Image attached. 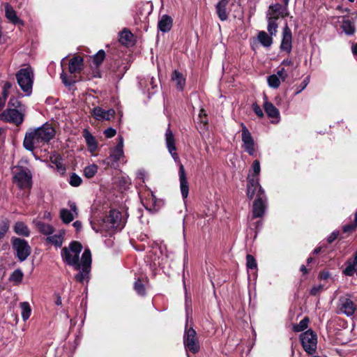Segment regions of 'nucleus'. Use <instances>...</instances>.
Segmentation results:
<instances>
[{
    "instance_id": "nucleus-1",
    "label": "nucleus",
    "mask_w": 357,
    "mask_h": 357,
    "mask_svg": "<svg viewBox=\"0 0 357 357\" xmlns=\"http://www.w3.org/2000/svg\"><path fill=\"white\" fill-rule=\"evenodd\" d=\"M82 248V245L79 242L73 241L70 243L68 247H64L61 252L63 262L78 271L75 275V279L81 283L84 280H89L92 263L91 252L89 248L84 250L79 259Z\"/></svg>"
},
{
    "instance_id": "nucleus-2",
    "label": "nucleus",
    "mask_w": 357,
    "mask_h": 357,
    "mask_svg": "<svg viewBox=\"0 0 357 357\" xmlns=\"http://www.w3.org/2000/svg\"><path fill=\"white\" fill-rule=\"evenodd\" d=\"M247 196L250 199L256 197L252 205V218H262L268 207V198L259 184V179L249 176L247 178Z\"/></svg>"
},
{
    "instance_id": "nucleus-3",
    "label": "nucleus",
    "mask_w": 357,
    "mask_h": 357,
    "mask_svg": "<svg viewBox=\"0 0 357 357\" xmlns=\"http://www.w3.org/2000/svg\"><path fill=\"white\" fill-rule=\"evenodd\" d=\"M56 131L53 126L45 123L36 129H30L25 135L23 146L30 151L39 147L40 144L49 143L55 136Z\"/></svg>"
},
{
    "instance_id": "nucleus-4",
    "label": "nucleus",
    "mask_w": 357,
    "mask_h": 357,
    "mask_svg": "<svg viewBox=\"0 0 357 357\" xmlns=\"http://www.w3.org/2000/svg\"><path fill=\"white\" fill-rule=\"evenodd\" d=\"M165 142L169 153L172 156L174 161L178 164V178L180 183V190L183 199H185L188 196L189 184L187 180V176L184 169V166L181 162L179 156L176 153L177 149L175 144V138L172 131L170 129V124L168 125V128H167L165 132Z\"/></svg>"
},
{
    "instance_id": "nucleus-5",
    "label": "nucleus",
    "mask_w": 357,
    "mask_h": 357,
    "mask_svg": "<svg viewBox=\"0 0 357 357\" xmlns=\"http://www.w3.org/2000/svg\"><path fill=\"white\" fill-rule=\"evenodd\" d=\"M126 218L122 216L121 213L116 209L110 210L109 214L105 215L100 226V228H96L94 224L91 222V227L96 232L100 230L109 231L112 230H121L126 225Z\"/></svg>"
},
{
    "instance_id": "nucleus-6",
    "label": "nucleus",
    "mask_w": 357,
    "mask_h": 357,
    "mask_svg": "<svg viewBox=\"0 0 357 357\" xmlns=\"http://www.w3.org/2000/svg\"><path fill=\"white\" fill-rule=\"evenodd\" d=\"M16 79L20 89L26 96H30L32 93V87L34 79L33 68L29 66L26 68H21L16 73Z\"/></svg>"
},
{
    "instance_id": "nucleus-7",
    "label": "nucleus",
    "mask_w": 357,
    "mask_h": 357,
    "mask_svg": "<svg viewBox=\"0 0 357 357\" xmlns=\"http://www.w3.org/2000/svg\"><path fill=\"white\" fill-rule=\"evenodd\" d=\"M13 181L20 189L31 188L32 185V173L29 169L20 166L15 167Z\"/></svg>"
},
{
    "instance_id": "nucleus-8",
    "label": "nucleus",
    "mask_w": 357,
    "mask_h": 357,
    "mask_svg": "<svg viewBox=\"0 0 357 357\" xmlns=\"http://www.w3.org/2000/svg\"><path fill=\"white\" fill-rule=\"evenodd\" d=\"M11 243L18 261L20 262L25 261L31 252V248L27 241L17 237H12Z\"/></svg>"
},
{
    "instance_id": "nucleus-9",
    "label": "nucleus",
    "mask_w": 357,
    "mask_h": 357,
    "mask_svg": "<svg viewBox=\"0 0 357 357\" xmlns=\"http://www.w3.org/2000/svg\"><path fill=\"white\" fill-rule=\"evenodd\" d=\"M300 340L303 348L309 354H313L317 349V336L311 329H309L300 335Z\"/></svg>"
},
{
    "instance_id": "nucleus-10",
    "label": "nucleus",
    "mask_w": 357,
    "mask_h": 357,
    "mask_svg": "<svg viewBox=\"0 0 357 357\" xmlns=\"http://www.w3.org/2000/svg\"><path fill=\"white\" fill-rule=\"evenodd\" d=\"M241 139L243 142L242 147L244 151L251 156L256 155L257 144L249 131L243 123H241Z\"/></svg>"
},
{
    "instance_id": "nucleus-11",
    "label": "nucleus",
    "mask_w": 357,
    "mask_h": 357,
    "mask_svg": "<svg viewBox=\"0 0 357 357\" xmlns=\"http://www.w3.org/2000/svg\"><path fill=\"white\" fill-rule=\"evenodd\" d=\"M123 157V138L119 136L117 144L111 149L110 154L105 159V162L110 167H116L118 165V162Z\"/></svg>"
},
{
    "instance_id": "nucleus-12",
    "label": "nucleus",
    "mask_w": 357,
    "mask_h": 357,
    "mask_svg": "<svg viewBox=\"0 0 357 357\" xmlns=\"http://www.w3.org/2000/svg\"><path fill=\"white\" fill-rule=\"evenodd\" d=\"M183 344L187 350L193 354L199 351V343L197 337V333L192 328L185 329L183 335Z\"/></svg>"
},
{
    "instance_id": "nucleus-13",
    "label": "nucleus",
    "mask_w": 357,
    "mask_h": 357,
    "mask_svg": "<svg viewBox=\"0 0 357 357\" xmlns=\"http://www.w3.org/2000/svg\"><path fill=\"white\" fill-rule=\"evenodd\" d=\"M23 112L18 109L8 108L0 115V119L15 125H20L24 121Z\"/></svg>"
},
{
    "instance_id": "nucleus-14",
    "label": "nucleus",
    "mask_w": 357,
    "mask_h": 357,
    "mask_svg": "<svg viewBox=\"0 0 357 357\" xmlns=\"http://www.w3.org/2000/svg\"><path fill=\"white\" fill-rule=\"evenodd\" d=\"M338 313L344 314L347 317L352 316L356 308L354 303L349 298L341 296L338 301Z\"/></svg>"
},
{
    "instance_id": "nucleus-15",
    "label": "nucleus",
    "mask_w": 357,
    "mask_h": 357,
    "mask_svg": "<svg viewBox=\"0 0 357 357\" xmlns=\"http://www.w3.org/2000/svg\"><path fill=\"white\" fill-rule=\"evenodd\" d=\"M68 205L70 210L62 208L60 211V218L65 224H69L78 215V209L75 202L69 201Z\"/></svg>"
},
{
    "instance_id": "nucleus-16",
    "label": "nucleus",
    "mask_w": 357,
    "mask_h": 357,
    "mask_svg": "<svg viewBox=\"0 0 357 357\" xmlns=\"http://www.w3.org/2000/svg\"><path fill=\"white\" fill-rule=\"evenodd\" d=\"M281 51L289 54L292 49V33L287 24L283 27L282 41L280 47Z\"/></svg>"
},
{
    "instance_id": "nucleus-17",
    "label": "nucleus",
    "mask_w": 357,
    "mask_h": 357,
    "mask_svg": "<svg viewBox=\"0 0 357 357\" xmlns=\"http://www.w3.org/2000/svg\"><path fill=\"white\" fill-rule=\"evenodd\" d=\"M5 7V16L11 24L17 26H24V22L17 15L16 11L8 3L4 6Z\"/></svg>"
},
{
    "instance_id": "nucleus-18",
    "label": "nucleus",
    "mask_w": 357,
    "mask_h": 357,
    "mask_svg": "<svg viewBox=\"0 0 357 357\" xmlns=\"http://www.w3.org/2000/svg\"><path fill=\"white\" fill-rule=\"evenodd\" d=\"M115 111L113 109L105 110L100 107H96L93 109L92 115L93 117L98 121L102 120H110L111 118L114 117Z\"/></svg>"
},
{
    "instance_id": "nucleus-19",
    "label": "nucleus",
    "mask_w": 357,
    "mask_h": 357,
    "mask_svg": "<svg viewBox=\"0 0 357 357\" xmlns=\"http://www.w3.org/2000/svg\"><path fill=\"white\" fill-rule=\"evenodd\" d=\"M65 231L59 230L56 233L49 235L45 241L47 243L54 245L56 248H61L64 239Z\"/></svg>"
},
{
    "instance_id": "nucleus-20",
    "label": "nucleus",
    "mask_w": 357,
    "mask_h": 357,
    "mask_svg": "<svg viewBox=\"0 0 357 357\" xmlns=\"http://www.w3.org/2000/svg\"><path fill=\"white\" fill-rule=\"evenodd\" d=\"M346 267L342 271V274L345 276H354L357 274V251L354 255L353 259H348L345 263Z\"/></svg>"
},
{
    "instance_id": "nucleus-21",
    "label": "nucleus",
    "mask_w": 357,
    "mask_h": 357,
    "mask_svg": "<svg viewBox=\"0 0 357 357\" xmlns=\"http://www.w3.org/2000/svg\"><path fill=\"white\" fill-rule=\"evenodd\" d=\"M50 160L52 164L55 165L56 169L59 174L61 176H63L66 172V167L63 163V158L61 156L56 153H54L50 155Z\"/></svg>"
},
{
    "instance_id": "nucleus-22",
    "label": "nucleus",
    "mask_w": 357,
    "mask_h": 357,
    "mask_svg": "<svg viewBox=\"0 0 357 357\" xmlns=\"http://www.w3.org/2000/svg\"><path fill=\"white\" fill-rule=\"evenodd\" d=\"M83 59L79 56H74L72 58L68 64V71L70 74H74L76 73H79L83 68Z\"/></svg>"
},
{
    "instance_id": "nucleus-23",
    "label": "nucleus",
    "mask_w": 357,
    "mask_h": 357,
    "mask_svg": "<svg viewBox=\"0 0 357 357\" xmlns=\"http://www.w3.org/2000/svg\"><path fill=\"white\" fill-rule=\"evenodd\" d=\"M173 20L172 18L167 15H163L158 21V28L163 32H168L172 26Z\"/></svg>"
},
{
    "instance_id": "nucleus-24",
    "label": "nucleus",
    "mask_w": 357,
    "mask_h": 357,
    "mask_svg": "<svg viewBox=\"0 0 357 357\" xmlns=\"http://www.w3.org/2000/svg\"><path fill=\"white\" fill-rule=\"evenodd\" d=\"M228 0H220L216 5V13L221 21H225L228 18V11L227 6Z\"/></svg>"
},
{
    "instance_id": "nucleus-25",
    "label": "nucleus",
    "mask_w": 357,
    "mask_h": 357,
    "mask_svg": "<svg viewBox=\"0 0 357 357\" xmlns=\"http://www.w3.org/2000/svg\"><path fill=\"white\" fill-rule=\"evenodd\" d=\"M83 137L86 141L89 150L91 152L95 151L98 149V144L93 135L87 129H84Z\"/></svg>"
},
{
    "instance_id": "nucleus-26",
    "label": "nucleus",
    "mask_w": 357,
    "mask_h": 357,
    "mask_svg": "<svg viewBox=\"0 0 357 357\" xmlns=\"http://www.w3.org/2000/svg\"><path fill=\"white\" fill-rule=\"evenodd\" d=\"M15 233L19 236L28 237L30 235V230L27 225L23 222H17L13 226Z\"/></svg>"
},
{
    "instance_id": "nucleus-27",
    "label": "nucleus",
    "mask_w": 357,
    "mask_h": 357,
    "mask_svg": "<svg viewBox=\"0 0 357 357\" xmlns=\"http://www.w3.org/2000/svg\"><path fill=\"white\" fill-rule=\"evenodd\" d=\"M36 227L39 232L46 236L47 237L49 235L53 234L54 232V228L51 225L41 221H39L36 223Z\"/></svg>"
},
{
    "instance_id": "nucleus-28",
    "label": "nucleus",
    "mask_w": 357,
    "mask_h": 357,
    "mask_svg": "<svg viewBox=\"0 0 357 357\" xmlns=\"http://www.w3.org/2000/svg\"><path fill=\"white\" fill-rule=\"evenodd\" d=\"M172 79L176 82V86L179 90H183L184 86L185 85V78L184 77L183 75L181 73L175 70L173 72Z\"/></svg>"
},
{
    "instance_id": "nucleus-29",
    "label": "nucleus",
    "mask_w": 357,
    "mask_h": 357,
    "mask_svg": "<svg viewBox=\"0 0 357 357\" xmlns=\"http://www.w3.org/2000/svg\"><path fill=\"white\" fill-rule=\"evenodd\" d=\"M264 108L266 113L268 116V117H270V118L279 117V116H280L279 111L273 105V103L268 102V101H265L264 105Z\"/></svg>"
},
{
    "instance_id": "nucleus-30",
    "label": "nucleus",
    "mask_w": 357,
    "mask_h": 357,
    "mask_svg": "<svg viewBox=\"0 0 357 357\" xmlns=\"http://www.w3.org/2000/svg\"><path fill=\"white\" fill-rule=\"evenodd\" d=\"M341 27L342 31L347 35H353L355 33L356 28L353 22L348 18H344L342 22Z\"/></svg>"
},
{
    "instance_id": "nucleus-31",
    "label": "nucleus",
    "mask_w": 357,
    "mask_h": 357,
    "mask_svg": "<svg viewBox=\"0 0 357 357\" xmlns=\"http://www.w3.org/2000/svg\"><path fill=\"white\" fill-rule=\"evenodd\" d=\"M133 35L132 33L126 29H124L120 33L119 42L123 45H129L132 42Z\"/></svg>"
},
{
    "instance_id": "nucleus-32",
    "label": "nucleus",
    "mask_w": 357,
    "mask_h": 357,
    "mask_svg": "<svg viewBox=\"0 0 357 357\" xmlns=\"http://www.w3.org/2000/svg\"><path fill=\"white\" fill-rule=\"evenodd\" d=\"M278 16H271L268 18V26L267 30L271 36H275L278 29L277 20Z\"/></svg>"
},
{
    "instance_id": "nucleus-33",
    "label": "nucleus",
    "mask_w": 357,
    "mask_h": 357,
    "mask_svg": "<svg viewBox=\"0 0 357 357\" xmlns=\"http://www.w3.org/2000/svg\"><path fill=\"white\" fill-rule=\"evenodd\" d=\"M258 40L259 43L265 47H269L273 43V39L271 36H270L265 31H260L258 33Z\"/></svg>"
},
{
    "instance_id": "nucleus-34",
    "label": "nucleus",
    "mask_w": 357,
    "mask_h": 357,
    "mask_svg": "<svg viewBox=\"0 0 357 357\" xmlns=\"http://www.w3.org/2000/svg\"><path fill=\"white\" fill-rule=\"evenodd\" d=\"M22 319L26 321L31 316V308L28 302H22L20 304Z\"/></svg>"
},
{
    "instance_id": "nucleus-35",
    "label": "nucleus",
    "mask_w": 357,
    "mask_h": 357,
    "mask_svg": "<svg viewBox=\"0 0 357 357\" xmlns=\"http://www.w3.org/2000/svg\"><path fill=\"white\" fill-rule=\"evenodd\" d=\"M98 166L95 164H92L89 166H86L84 169V175L87 178H93L96 174V173L98 172Z\"/></svg>"
},
{
    "instance_id": "nucleus-36",
    "label": "nucleus",
    "mask_w": 357,
    "mask_h": 357,
    "mask_svg": "<svg viewBox=\"0 0 357 357\" xmlns=\"http://www.w3.org/2000/svg\"><path fill=\"white\" fill-rule=\"evenodd\" d=\"M283 8L284 6L280 3L271 4L269 6V9L272 10L273 13H278L282 17L288 15V10H284Z\"/></svg>"
},
{
    "instance_id": "nucleus-37",
    "label": "nucleus",
    "mask_w": 357,
    "mask_h": 357,
    "mask_svg": "<svg viewBox=\"0 0 357 357\" xmlns=\"http://www.w3.org/2000/svg\"><path fill=\"white\" fill-rule=\"evenodd\" d=\"M24 274L20 269L14 271L10 276L9 280L15 282L16 284L21 283Z\"/></svg>"
},
{
    "instance_id": "nucleus-38",
    "label": "nucleus",
    "mask_w": 357,
    "mask_h": 357,
    "mask_svg": "<svg viewBox=\"0 0 357 357\" xmlns=\"http://www.w3.org/2000/svg\"><path fill=\"white\" fill-rule=\"evenodd\" d=\"M134 289L136 293L141 296L146 295V289L144 284L142 283L141 280L138 278L134 283Z\"/></svg>"
},
{
    "instance_id": "nucleus-39",
    "label": "nucleus",
    "mask_w": 357,
    "mask_h": 357,
    "mask_svg": "<svg viewBox=\"0 0 357 357\" xmlns=\"http://www.w3.org/2000/svg\"><path fill=\"white\" fill-rule=\"evenodd\" d=\"M105 58V52L104 50H99L93 56V63L96 67L99 66L104 61Z\"/></svg>"
},
{
    "instance_id": "nucleus-40",
    "label": "nucleus",
    "mask_w": 357,
    "mask_h": 357,
    "mask_svg": "<svg viewBox=\"0 0 357 357\" xmlns=\"http://www.w3.org/2000/svg\"><path fill=\"white\" fill-rule=\"evenodd\" d=\"M309 319L307 317L303 318L298 324L294 326L293 329L295 332H301L307 328Z\"/></svg>"
},
{
    "instance_id": "nucleus-41",
    "label": "nucleus",
    "mask_w": 357,
    "mask_h": 357,
    "mask_svg": "<svg viewBox=\"0 0 357 357\" xmlns=\"http://www.w3.org/2000/svg\"><path fill=\"white\" fill-rule=\"evenodd\" d=\"M268 84L270 87L277 89L280 86V81L278 75H272L267 78Z\"/></svg>"
},
{
    "instance_id": "nucleus-42",
    "label": "nucleus",
    "mask_w": 357,
    "mask_h": 357,
    "mask_svg": "<svg viewBox=\"0 0 357 357\" xmlns=\"http://www.w3.org/2000/svg\"><path fill=\"white\" fill-rule=\"evenodd\" d=\"M82 183V179L75 173H72L70 176L69 183L73 187H78Z\"/></svg>"
},
{
    "instance_id": "nucleus-43",
    "label": "nucleus",
    "mask_w": 357,
    "mask_h": 357,
    "mask_svg": "<svg viewBox=\"0 0 357 357\" xmlns=\"http://www.w3.org/2000/svg\"><path fill=\"white\" fill-rule=\"evenodd\" d=\"M8 108L18 109L24 111V108L21 102L16 98H11L8 102Z\"/></svg>"
},
{
    "instance_id": "nucleus-44",
    "label": "nucleus",
    "mask_w": 357,
    "mask_h": 357,
    "mask_svg": "<svg viewBox=\"0 0 357 357\" xmlns=\"http://www.w3.org/2000/svg\"><path fill=\"white\" fill-rule=\"evenodd\" d=\"M252 169L253 171V173L249 174L248 177L249 176H252L259 179V174L261 171L260 163H259V160H256L253 161L252 165Z\"/></svg>"
},
{
    "instance_id": "nucleus-45",
    "label": "nucleus",
    "mask_w": 357,
    "mask_h": 357,
    "mask_svg": "<svg viewBox=\"0 0 357 357\" xmlns=\"http://www.w3.org/2000/svg\"><path fill=\"white\" fill-rule=\"evenodd\" d=\"M246 266L249 269H255L257 268V264L255 257L251 255H248L246 256Z\"/></svg>"
},
{
    "instance_id": "nucleus-46",
    "label": "nucleus",
    "mask_w": 357,
    "mask_h": 357,
    "mask_svg": "<svg viewBox=\"0 0 357 357\" xmlns=\"http://www.w3.org/2000/svg\"><path fill=\"white\" fill-rule=\"evenodd\" d=\"M9 229V224L5 220L0 222V239H2L6 236Z\"/></svg>"
},
{
    "instance_id": "nucleus-47",
    "label": "nucleus",
    "mask_w": 357,
    "mask_h": 357,
    "mask_svg": "<svg viewBox=\"0 0 357 357\" xmlns=\"http://www.w3.org/2000/svg\"><path fill=\"white\" fill-rule=\"evenodd\" d=\"M60 77L62 80V82L66 86H70L75 83V80L73 79L72 77L68 78L66 73L63 71L61 73Z\"/></svg>"
},
{
    "instance_id": "nucleus-48",
    "label": "nucleus",
    "mask_w": 357,
    "mask_h": 357,
    "mask_svg": "<svg viewBox=\"0 0 357 357\" xmlns=\"http://www.w3.org/2000/svg\"><path fill=\"white\" fill-rule=\"evenodd\" d=\"M324 289V285L319 284L312 287L310 291V294L312 296H317L320 292H321Z\"/></svg>"
},
{
    "instance_id": "nucleus-49",
    "label": "nucleus",
    "mask_w": 357,
    "mask_h": 357,
    "mask_svg": "<svg viewBox=\"0 0 357 357\" xmlns=\"http://www.w3.org/2000/svg\"><path fill=\"white\" fill-rule=\"evenodd\" d=\"M252 109L259 117L261 118L264 116V113L261 108L257 103L252 104Z\"/></svg>"
},
{
    "instance_id": "nucleus-50",
    "label": "nucleus",
    "mask_w": 357,
    "mask_h": 357,
    "mask_svg": "<svg viewBox=\"0 0 357 357\" xmlns=\"http://www.w3.org/2000/svg\"><path fill=\"white\" fill-rule=\"evenodd\" d=\"M356 227H357V223H356L354 221V223H352V224L345 225L343 227L342 230L344 232H350V231L354 230Z\"/></svg>"
},
{
    "instance_id": "nucleus-51",
    "label": "nucleus",
    "mask_w": 357,
    "mask_h": 357,
    "mask_svg": "<svg viewBox=\"0 0 357 357\" xmlns=\"http://www.w3.org/2000/svg\"><path fill=\"white\" fill-rule=\"evenodd\" d=\"M308 83L309 77H305V79L302 82L301 85L298 87L297 91H296V94L301 93L304 89H305Z\"/></svg>"
},
{
    "instance_id": "nucleus-52",
    "label": "nucleus",
    "mask_w": 357,
    "mask_h": 357,
    "mask_svg": "<svg viewBox=\"0 0 357 357\" xmlns=\"http://www.w3.org/2000/svg\"><path fill=\"white\" fill-rule=\"evenodd\" d=\"M116 134V130L112 128H109L104 131V135L107 138L113 137L114 136H115Z\"/></svg>"
},
{
    "instance_id": "nucleus-53",
    "label": "nucleus",
    "mask_w": 357,
    "mask_h": 357,
    "mask_svg": "<svg viewBox=\"0 0 357 357\" xmlns=\"http://www.w3.org/2000/svg\"><path fill=\"white\" fill-rule=\"evenodd\" d=\"M276 75H278V77L281 78L282 81H284L285 79L287 77V74L284 68H282L280 70H279Z\"/></svg>"
},
{
    "instance_id": "nucleus-54",
    "label": "nucleus",
    "mask_w": 357,
    "mask_h": 357,
    "mask_svg": "<svg viewBox=\"0 0 357 357\" xmlns=\"http://www.w3.org/2000/svg\"><path fill=\"white\" fill-rule=\"evenodd\" d=\"M199 117L200 119V121L204 123H207V118H206V114L205 113V111L204 109H201L200 110V112H199Z\"/></svg>"
},
{
    "instance_id": "nucleus-55",
    "label": "nucleus",
    "mask_w": 357,
    "mask_h": 357,
    "mask_svg": "<svg viewBox=\"0 0 357 357\" xmlns=\"http://www.w3.org/2000/svg\"><path fill=\"white\" fill-rule=\"evenodd\" d=\"M339 235V232L338 231H333L328 238H327V241L328 243H332L333 241H334L337 236Z\"/></svg>"
},
{
    "instance_id": "nucleus-56",
    "label": "nucleus",
    "mask_w": 357,
    "mask_h": 357,
    "mask_svg": "<svg viewBox=\"0 0 357 357\" xmlns=\"http://www.w3.org/2000/svg\"><path fill=\"white\" fill-rule=\"evenodd\" d=\"M11 86H12L11 83H10L9 82H5V84L3 85V93H2V96H8L7 90L10 89Z\"/></svg>"
},
{
    "instance_id": "nucleus-57",
    "label": "nucleus",
    "mask_w": 357,
    "mask_h": 357,
    "mask_svg": "<svg viewBox=\"0 0 357 357\" xmlns=\"http://www.w3.org/2000/svg\"><path fill=\"white\" fill-rule=\"evenodd\" d=\"M330 277L328 271H321L319 274V278L321 280H327Z\"/></svg>"
},
{
    "instance_id": "nucleus-58",
    "label": "nucleus",
    "mask_w": 357,
    "mask_h": 357,
    "mask_svg": "<svg viewBox=\"0 0 357 357\" xmlns=\"http://www.w3.org/2000/svg\"><path fill=\"white\" fill-rule=\"evenodd\" d=\"M73 227L75 228L77 231H79L82 228V224L79 220H76L73 224Z\"/></svg>"
},
{
    "instance_id": "nucleus-59",
    "label": "nucleus",
    "mask_w": 357,
    "mask_h": 357,
    "mask_svg": "<svg viewBox=\"0 0 357 357\" xmlns=\"http://www.w3.org/2000/svg\"><path fill=\"white\" fill-rule=\"evenodd\" d=\"M281 64L284 66H292L294 64V62L290 59H286L282 61Z\"/></svg>"
},
{
    "instance_id": "nucleus-60",
    "label": "nucleus",
    "mask_w": 357,
    "mask_h": 357,
    "mask_svg": "<svg viewBox=\"0 0 357 357\" xmlns=\"http://www.w3.org/2000/svg\"><path fill=\"white\" fill-rule=\"evenodd\" d=\"M6 97L7 96H2V95H1V96H0V110H1L5 105Z\"/></svg>"
},
{
    "instance_id": "nucleus-61",
    "label": "nucleus",
    "mask_w": 357,
    "mask_h": 357,
    "mask_svg": "<svg viewBox=\"0 0 357 357\" xmlns=\"http://www.w3.org/2000/svg\"><path fill=\"white\" fill-rule=\"evenodd\" d=\"M55 296H56L55 304L56 305H61L62 301H61V297L60 296V295L59 294H55Z\"/></svg>"
},
{
    "instance_id": "nucleus-62",
    "label": "nucleus",
    "mask_w": 357,
    "mask_h": 357,
    "mask_svg": "<svg viewBox=\"0 0 357 357\" xmlns=\"http://www.w3.org/2000/svg\"><path fill=\"white\" fill-rule=\"evenodd\" d=\"M301 271L303 273V274H306L307 273V269L306 268L305 266V265H302L301 266V268H300Z\"/></svg>"
},
{
    "instance_id": "nucleus-63",
    "label": "nucleus",
    "mask_w": 357,
    "mask_h": 357,
    "mask_svg": "<svg viewBox=\"0 0 357 357\" xmlns=\"http://www.w3.org/2000/svg\"><path fill=\"white\" fill-rule=\"evenodd\" d=\"M144 172L140 171V172H139L137 173V177L139 178H141V179L143 180L144 179Z\"/></svg>"
},
{
    "instance_id": "nucleus-64",
    "label": "nucleus",
    "mask_w": 357,
    "mask_h": 357,
    "mask_svg": "<svg viewBox=\"0 0 357 357\" xmlns=\"http://www.w3.org/2000/svg\"><path fill=\"white\" fill-rule=\"evenodd\" d=\"M352 52L354 55L357 54V43L352 47Z\"/></svg>"
}]
</instances>
